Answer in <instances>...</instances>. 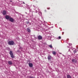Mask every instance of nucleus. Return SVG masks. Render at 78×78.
<instances>
[{
  "label": "nucleus",
  "mask_w": 78,
  "mask_h": 78,
  "mask_svg": "<svg viewBox=\"0 0 78 78\" xmlns=\"http://www.w3.org/2000/svg\"><path fill=\"white\" fill-rule=\"evenodd\" d=\"M60 54H61V53H60Z\"/></svg>",
  "instance_id": "nucleus-22"
},
{
  "label": "nucleus",
  "mask_w": 78,
  "mask_h": 78,
  "mask_svg": "<svg viewBox=\"0 0 78 78\" xmlns=\"http://www.w3.org/2000/svg\"><path fill=\"white\" fill-rule=\"evenodd\" d=\"M2 14L3 15H6V11L5 10H3V11Z\"/></svg>",
  "instance_id": "nucleus-9"
},
{
  "label": "nucleus",
  "mask_w": 78,
  "mask_h": 78,
  "mask_svg": "<svg viewBox=\"0 0 78 78\" xmlns=\"http://www.w3.org/2000/svg\"><path fill=\"white\" fill-rule=\"evenodd\" d=\"M29 78H34V77H33L32 76H30Z\"/></svg>",
  "instance_id": "nucleus-17"
},
{
  "label": "nucleus",
  "mask_w": 78,
  "mask_h": 78,
  "mask_svg": "<svg viewBox=\"0 0 78 78\" xmlns=\"http://www.w3.org/2000/svg\"><path fill=\"white\" fill-rule=\"evenodd\" d=\"M56 51H52V54L54 55H56Z\"/></svg>",
  "instance_id": "nucleus-13"
},
{
  "label": "nucleus",
  "mask_w": 78,
  "mask_h": 78,
  "mask_svg": "<svg viewBox=\"0 0 78 78\" xmlns=\"http://www.w3.org/2000/svg\"><path fill=\"white\" fill-rule=\"evenodd\" d=\"M14 42L13 41H9L8 42L9 45H14Z\"/></svg>",
  "instance_id": "nucleus-1"
},
{
  "label": "nucleus",
  "mask_w": 78,
  "mask_h": 78,
  "mask_svg": "<svg viewBox=\"0 0 78 78\" xmlns=\"http://www.w3.org/2000/svg\"><path fill=\"white\" fill-rule=\"evenodd\" d=\"M48 60H51L52 59V57L51 55H48Z\"/></svg>",
  "instance_id": "nucleus-6"
},
{
  "label": "nucleus",
  "mask_w": 78,
  "mask_h": 78,
  "mask_svg": "<svg viewBox=\"0 0 78 78\" xmlns=\"http://www.w3.org/2000/svg\"><path fill=\"white\" fill-rule=\"evenodd\" d=\"M49 47H50V48H52V47H53L51 45H49Z\"/></svg>",
  "instance_id": "nucleus-15"
},
{
  "label": "nucleus",
  "mask_w": 78,
  "mask_h": 78,
  "mask_svg": "<svg viewBox=\"0 0 78 78\" xmlns=\"http://www.w3.org/2000/svg\"><path fill=\"white\" fill-rule=\"evenodd\" d=\"M45 11H46V10H45Z\"/></svg>",
  "instance_id": "nucleus-24"
},
{
  "label": "nucleus",
  "mask_w": 78,
  "mask_h": 78,
  "mask_svg": "<svg viewBox=\"0 0 78 78\" xmlns=\"http://www.w3.org/2000/svg\"><path fill=\"white\" fill-rule=\"evenodd\" d=\"M38 38L39 40H41V39H42V37L40 35L38 36Z\"/></svg>",
  "instance_id": "nucleus-7"
},
{
  "label": "nucleus",
  "mask_w": 78,
  "mask_h": 78,
  "mask_svg": "<svg viewBox=\"0 0 78 78\" xmlns=\"http://www.w3.org/2000/svg\"><path fill=\"white\" fill-rule=\"evenodd\" d=\"M67 78H72V77L70 75H67Z\"/></svg>",
  "instance_id": "nucleus-11"
},
{
  "label": "nucleus",
  "mask_w": 78,
  "mask_h": 78,
  "mask_svg": "<svg viewBox=\"0 0 78 78\" xmlns=\"http://www.w3.org/2000/svg\"><path fill=\"white\" fill-rule=\"evenodd\" d=\"M61 39V37L59 36L58 38H57V39Z\"/></svg>",
  "instance_id": "nucleus-14"
},
{
  "label": "nucleus",
  "mask_w": 78,
  "mask_h": 78,
  "mask_svg": "<svg viewBox=\"0 0 78 78\" xmlns=\"http://www.w3.org/2000/svg\"><path fill=\"white\" fill-rule=\"evenodd\" d=\"M26 23L27 24H29V23H30V22H29V21H28V22H27Z\"/></svg>",
  "instance_id": "nucleus-16"
},
{
  "label": "nucleus",
  "mask_w": 78,
  "mask_h": 78,
  "mask_svg": "<svg viewBox=\"0 0 78 78\" xmlns=\"http://www.w3.org/2000/svg\"><path fill=\"white\" fill-rule=\"evenodd\" d=\"M74 52H75V53H76V52H75V51H74Z\"/></svg>",
  "instance_id": "nucleus-18"
},
{
  "label": "nucleus",
  "mask_w": 78,
  "mask_h": 78,
  "mask_svg": "<svg viewBox=\"0 0 78 78\" xmlns=\"http://www.w3.org/2000/svg\"><path fill=\"white\" fill-rule=\"evenodd\" d=\"M29 66L30 67H32L33 65L32 63H29Z\"/></svg>",
  "instance_id": "nucleus-8"
},
{
  "label": "nucleus",
  "mask_w": 78,
  "mask_h": 78,
  "mask_svg": "<svg viewBox=\"0 0 78 78\" xmlns=\"http://www.w3.org/2000/svg\"><path fill=\"white\" fill-rule=\"evenodd\" d=\"M8 63L9 65H12V61H9Z\"/></svg>",
  "instance_id": "nucleus-10"
},
{
  "label": "nucleus",
  "mask_w": 78,
  "mask_h": 78,
  "mask_svg": "<svg viewBox=\"0 0 78 78\" xmlns=\"http://www.w3.org/2000/svg\"><path fill=\"white\" fill-rule=\"evenodd\" d=\"M27 31L29 33H30V32L31 31L30 29L29 28H27Z\"/></svg>",
  "instance_id": "nucleus-12"
},
{
  "label": "nucleus",
  "mask_w": 78,
  "mask_h": 78,
  "mask_svg": "<svg viewBox=\"0 0 78 78\" xmlns=\"http://www.w3.org/2000/svg\"><path fill=\"white\" fill-rule=\"evenodd\" d=\"M64 34V33H63L62 34Z\"/></svg>",
  "instance_id": "nucleus-23"
},
{
  "label": "nucleus",
  "mask_w": 78,
  "mask_h": 78,
  "mask_svg": "<svg viewBox=\"0 0 78 78\" xmlns=\"http://www.w3.org/2000/svg\"><path fill=\"white\" fill-rule=\"evenodd\" d=\"M50 9V8H49V9Z\"/></svg>",
  "instance_id": "nucleus-21"
},
{
  "label": "nucleus",
  "mask_w": 78,
  "mask_h": 78,
  "mask_svg": "<svg viewBox=\"0 0 78 78\" xmlns=\"http://www.w3.org/2000/svg\"><path fill=\"white\" fill-rule=\"evenodd\" d=\"M9 54L10 55L11 58H14V55H13V53H12V51H10L9 52Z\"/></svg>",
  "instance_id": "nucleus-2"
},
{
  "label": "nucleus",
  "mask_w": 78,
  "mask_h": 78,
  "mask_svg": "<svg viewBox=\"0 0 78 78\" xmlns=\"http://www.w3.org/2000/svg\"><path fill=\"white\" fill-rule=\"evenodd\" d=\"M9 20L10 22H13L14 21V19L12 18L11 16L9 19Z\"/></svg>",
  "instance_id": "nucleus-5"
},
{
  "label": "nucleus",
  "mask_w": 78,
  "mask_h": 78,
  "mask_svg": "<svg viewBox=\"0 0 78 78\" xmlns=\"http://www.w3.org/2000/svg\"><path fill=\"white\" fill-rule=\"evenodd\" d=\"M11 16H10L9 15H6L5 16V18L6 19H7V20H8L10 19V18L11 17Z\"/></svg>",
  "instance_id": "nucleus-4"
},
{
  "label": "nucleus",
  "mask_w": 78,
  "mask_h": 78,
  "mask_svg": "<svg viewBox=\"0 0 78 78\" xmlns=\"http://www.w3.org/2000/svg\"><path fill=\"white\" fill-rule=\"evenodd\" d=\"M23 4H25V2H23Z\"/></svg>",
  "instance_id": "nucleus-19"
},
{
  "label": "nucleus",
  "mask_w": 78,
  "mask_h": 78,
  "mask_svg": "<svg viewBox=\"0 0 78 78\" xmlns=\"http://www.w3.org/2000/svg\"><path fill=\"white\" fill-rule=\"evenodd\" d=\"M72 61L73 63H76L77 62V60L76 59H73L72 60Z\"/></svg>",
  "instance_id": "nucleus-3"
},
{
  "label": "nucleus",
  "mask_w": 78,
  "mask_h": 78,
  "mask_svg": "<svg viewBox=\"0 0 78 78\" xmlns=\"http://www.w3.org/2000/svg\"><path fill=\"white\" fill-rule=\"evenodd\" d=\"M26 14H27V12H25Z\"/></svg>",
  "instance_id": "nucleus-20"
}]
</instances>
